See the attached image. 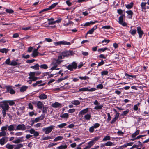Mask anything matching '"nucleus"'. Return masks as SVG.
Segmentation results:
<instances>
[{"label":"nucleus","mask_w":149,"mask_h":149,"mask_svg":"<svg viewBox=\"0 0 149 149\" xmlns=\"http://www.w3.org/2000/svg\"><path fill=\"white\" fill-rule=\"evenodd\" d=\"M41 74L40 71H37L36 72H31L29 74V77L28 79L29 80L27 81V82L29 84L32 83V81H35L39 79L38 77H35V76H38Z\"/></svg>","instance_id":"obj_1"},{"label":"nucleus","mask_w":149,"mask_h":149,"mask_svg":"<svg viewBox=\"0 0 149 149\" xmlns=\"http://www.w3.org/2000/svg\"><path fill=\"white\" fill-rule=\"evenodd\" d=\"M63 137L62 136H59L56 137L54 140L53 141L54 142H56L58 141L61 140L63 139Z\"/></svg>","instance_id":"obj_35"},{"label":"nucleus","mask_w":149,"mask_h":149,"mask_svg":"<svg viewBox=\"0 0 149 149\" xmlns=\"http://www.w3.org/2000/svg\"><path fill=\"white\" fill-rule=\"evenodd\" d=\"M39 65L38 64H36L35 65L31 66L30 68L32 69H34L36 70H39Z\"/></svg>","instance_id":"obj_30"},{"label":"nucleus","mask_w":149,"mask_h":149,"mask_svg":"<svg viewBox=\"0 0 149 149\" xmlns=\"http://www.w3.org/2000/svg\"><path fill=\"white\" fill-rule=\"evenodd\" d=\"M38 54V52L37 51V49H35L31 54L32 56L33 57H36Z\"/></svg>","instance_id":"obj_26"},{"label":"nucleus","mask_w":149,"mask_h":149,"mask_svg":"<svg viewBox=\"0 0 149 149\" xmlns=\"http://www.w3.org/2000/svg\"><path fill=\"white\" fill-rule=\"evenodd\" d=\"M8 127V125H6L5 126H3L1 128V130L2 131H4L6 130Z\"/></svg>","instance_id":"obj_59"},{"label":"nucleus","mask_w":149,"mask_h":149,"mask_svg":"<svg viewBox=\"0 0 149 149\" xmlns=\"http://www.w3.org/2000/svg\"><path fill=\"white\" fill-rule=\"evenodd\" d=\"M53 138V136H47L46 137H45L42 138V140H49L50 139H52Z\"/></svg>","instance_id":"obj_50"},{"label":"nucleus","mask_w":149,"mask_h":149,"mask_svg":"<svg viewBox=\"0 0 149 149\" xmlns=\"http://www.w3.org/2000/svg\"><path fill=\"white\" fill-rule=\"evenodd\" d=\"M99 137H97L93 138L88 143L90 145H91V146H93L95 142L97 141L99 139Z\"/></svg>","instance_id":"obj_20"},{"label":"nucleus","mask_w":149,"mask_h":149,"mask_svg":"<svg viewBox=\"0 0 149 149\" xmlns=\"http://www.w3.org/2000/svg\"><path fill=\"white\" fill-rule=\"evenodd\" d=\"M67 148V145L66 144L61 145L57 147L58 149H65Z\"/></svg>","instance_id":"obj_31"},{"label":"nucleus","mask_w":149,"mask_h":149,"mask_svg":"<svg viewBox=\"0 0 149 149\" xmlns=\"http://www.w3.org/2000/svg\"><path fill=\"white\" fill-rule=\"evenodd\" d=\"M16 126L15 124L11 125L9 126H8V130L10 131H13L14 130V127Z\"/></svg>","instance_id":"obj_22"},{"label":"nucleus","mask_w":149,"mask_h":149,"mask_svg":"<svg viewBox=\"0 0 149 149\" xmlns=\"http://www.w3.org/2000/svg\"><path fill=\"white\" fill-rule=\"evenodd\" d=\"M97 88L98 89H102L103 88V86L102 84H100L97 86Z\"/></svg>","instance_id":"obj_58"},{"label":"nucleus","mask_w":149,"mask_h":149,"mask_svg":"<svg viewBox=\"0 0 149 149\" xmlns=\"http://www.w3.org/2000/svg\"><path fill=\"white\" fill-rule=\"evenodd\" d=\"M42 82V80H40L37 81L35 83H33L32 85L33 87H35L38 84H41Z\"/></svg>","instance_id":"obj_39"},{"label":"nucleus","mask_w":149,"mask_h":149,"mask_svg":"<svg viewBox=\"0 0 149 149\" xmlns=\"http://www.w3.org/2000/svg\"><path fill=\"white\" fill-rule=\"evenodd\" d=\"M60 64V61H56V59H54L53 60L52 63L50 64V66L51 67V70H55L58 65Z\"/></svg>","instance_id":"obj_3"},{"label":"nucleus","mask_w":149,"mask_h":149,"mask_svg":"<svg viewBox=\"0 0 149 149\" xmlns=\"http://www.w3.org/2000/svg\"><path fill=\"white\" fill-rule=\"evenodd\" d=\"M132 27H131V30L129 31V33L131 35L134 36L136 34V31L135 29L132 30Z\"/></svg>","instance_id":"obj_27"},{"label":"nucleus","mask_w":149,"mask_h":149,"mask_svg":"<svg viewBox=\"0 0 149 149\" xmlns=\"http://www.w3.org/2000/svg\"><path fill=\"white\" fill-rule=\"evenodd\" d=\"M107 115L108 117L107 119V121L108 122L111 120V118L109 113H107Z\"/></svg>","instance_id":"obj_61"},{"label":"nucleus","mask_w":149,"mask_h":149,"mask_svg":"<svg viewBox=\"0 0 149 149\" xmlns=\"http://www.w3.org/2000/svg\"><path fill=\"white\" fill-rule=\"evenodd\" d=\"M67 125V124L66 123H63L61 124L58 125V127L60 128H61Z\"/></svg>","instance_id":"obj_49"},{"label":"nucleus","mask_w":149,"mask_h":149,"mask_svg":"<svg viewBox=\"0 0 149 149\" xmlns=\"http://www.w3.org/2000/svg\"><path fill=\"white\" fill-rule=\"evenodd\" d=\"M97 22V21H95V22L91 21L90 22H87L85 23L83 25L84 26H88L94 24L95 22Z\"/></svg>","instance_id":"obj_24"},{"label":"nucleus","mask_w":149,"mask_h":149,"mask_svg":"<svg viewBox=\"0 0 149 149\" xmlns=\"http://www.w3.org/2000/svg\"><path fill=\"white\" fill-rule=\"evenodd\" d=\"M91 117V115L90 114H87L85 115L84 117V119L86 120H90Z\"/></svg>","instance_id":"obj_29"},{"label":"nucleus","mask_w":149,"mask_h":149,"mask_svg":"<svg viewBox=\"0 0 149 149\" xmlns=\"http://www.w3.org/2000/svg\"><path fill=\"white\" fill-rule=\"evenodd\" d=\"M14 145V149H19L20 148L23 146V145L20 143L16 145Z\"/></svg>","instance_id":"obj_28"},{"label":"nucleus","mask_w":149,"mask_h":149,"mask_svg":"<svg viewBox=\"0 0 149 149\" xmlns=\"http://www.w3.org/2000/svg\"><path fill=\"white\" fill-rule=\"evenodd\" d=\"M26 129V127L25 125L24 124H19L17 126L15 129L16 130H24Z\"/></svg>","instance_id":"obj_12"},{"label":"nucleus","mask_w":149,"mask_h":149,"mask_svg":"<svg viewBox=\"0 0 149 149\" xmlns=\"http://www.w3.org/2000/svg\"><path fill=\"white\" fill-rule=\"evenodd\" d=\"M54 127L55 126L54 125H51L47 127L43 128L42 130L45 132V134H48L51 132Z\"/></svg>","instance_id":"obj_6"},{"label":"nucleus","mask_w":149,"mask_h":149,"mask_svg":"<svg viewBox=\"0 0 149 149\" xmlns=\"http://www.w3.org/2000/svg\"><path fill=\"white\" fill-rule=\"evenodd\" d=\"M28 87L26 86H22L20 89V91L21 92H23L25 91L28 88Z\"/></svg>","instance_id":"obj_33"},{"label":"nucleus","mask_w":149,"mask_h":149,"mask_svg":"<svg viewBox=\"0 0 149 149\" xmlns=\"http://www.w3.org/2000/svg\"><path fill=\"white\" fill-rule=\"evenodd\" d=\"M74 53L72 51H65L61 53V55H62L63 58L68 57L71 56L73 55Z\"/></svg>","instance_id":"obj_5"},{"label":"nucleus","mask_w":149,"mask_h":149,"mask_svg":"<svg viewBox=\"0 0 149 149\" xmlns=\"http://www.w3.org/2000/svg\"><path fill=\"white\" fill-rule=\"evenodd\" d=\"M28 107L31 110H33V107L31 103H30L28 104Z\"/></svg>","instance_id":"obj_64"},{"label":"nucleus","mask_w":149,"mask_h":149,"mask_svg":"<svg viewBox=\"0 0 149 149\" xmlns=\"http://www.w3.org/2000/svg\"><path fill=\"white\" fill-rule=\"evenodd\" d=\"M125 17V15L124 14H122L119 17L118 22L122 26H127V24L125 22H123V18Z\"/></svg>","instance_id":"obj_7"},{"label":"nucleus","mask_w":149,"mask_h":149,"mask_svg":"<svg viewBox=\"0 0 149 149\" xmlns=\"http://www.w3.org/2000/svg\"><path fill=\"white\" fill-rule=\"evenodd\" d=\"M11 61L9 58H8L5 61V63L6 64L8 65H10V64L11 63Z\"/></svg>","instance_id":"obj_56"},{"label":"nucleus","mask_w":149,"mask_h":149,"mask_svg":"<svg viewBox=\"0 0 149 149\" xmlns=\"http://www.w3.org/2000/svg\"><path fill=\"white\" fill-rule=\"evenodd\" d=\"M64 58H63L62 55H60L58 56L57 59H56V61H60V63L63 61V60H61V59H63Z\"/></svg>","instance_id":"obj_47"},{"label":"nucleus","mask_w":149,"mask_h":149,"mask_svg":"<svg viewBox=\"0 0 149 149\" xmlns=\"http://www.w3.org/2000/svg\"><path fill=\"white\" fill-rule=\"evenodd\" d=\"M8 138L7 137H4L0 139V144L1 145H4L8 140Z\"/></svg>","instance_id":"obj_16"},{"label":"nucleus","mask_w":149,"mask_h":149,"mask_svg":"<svg viewBox=\"0 0 149 149\" xmlns=\"http://www.w3.org/2000/svg\"><path fill=\"white\" fill-rule=\"evenodd\" d=\"M37 105V107L39 109H42L44 105L43 103L40 101H38L36 104Z\"/></svg>","instance_id":"obj_19"},{"label":"nucleus","mask_w":149,"mask_h":149,"mask_svg":"<svg viewBox=\"0 0 149 149\" xmlns=\"http://www.w3.org/2000/svg\"><path fill=\"white\" fill-rule=\"evenodd\" d=\"M40 67L41 68L44 69H46L48 68V66L45 64L41 65Z\"/></svg>","instance_id":"obj_45"},{"label":"nucleus","mask_w":149,"mask_h":149,"mask_svg":"<svg viewBox=\"0 0 149 149\" xmlns=\"http://www.w3.org/2000/svg\"><path fill=\"white\" fill-rule=\"evenodd\" d=\"M6 133L4 131H2L0 132V137L4 136L6 135Z\"/></svg>","instance_id":"obj_55"},{"label":"nucleus","mask_w":149,"mask_h":149,"mask_svg":"<svg viewBox=\"0 0 149 149\" xmlns=\"http://www.w3.org/2000/svg\"><path fill=\"white\" fill-rule=\"evenodd\" d=\"M29 132L31 134H33V136L34 137H36L39 135V132L36 131L33 128H31L29 130Z\"/></svg>","instance_id":"obj_10"},{"label":"nucleus","mask_w":149,"mask_h":149,"mask_svg":"<svg viewBox=\"0 0 149 149\" xmlns=\"http://www.w3.org/2000/svg\"><path fill=\"white\" fill-rule=\"evenodd\" d=\"M42 108V112L46 113L47 112V110L48 107H47L43 106Z\"/></svg>","instance_id":"obj_51"},{"label":"nucleus","mask_w":149,"mask_h":149,"mask_svg":"<svg viewBox=\"0 0 149 149\" xmlns=\"http://www.w3.org/2000/svg\"><path fill=\"white\" fill-rule=\"evenodd\" d=\"M54 44L55 46L60 45H70L71 43L69 42L63 41L54 42Z\"/></svg>","instance_id":"obj_8"},{"label":"nucleus","mask_w":149,"mask_h":149,"mask_svg":"<svg viewBox=\"0 0 149 149\" xmlns=\"http://www.w3.org/2000/svg\"><path fill=\"white\" fill-rule=\"evenodd\" d=\"M97 26H95L93 27L87 33V34H92L94 32V31L96 29Z\"/></svg>","instance_id":"obj_23"},{"label":"nucleus","mask_w":149,"mask_h":149,"mask_svg":"<svg viewBox=\"0 0 149 149\" xmlns=\"http://www.w3.org/2000/svg\"><path fill=\"white\" fill-rule=\"evenodd\" d=\"M103 107V105H97L95 107L94 109L96 110L101 109H102Z\"/></svg>","instance_id":"obj_46"},{"label":"nucleus","mask_w":149,"mask_h":149,"mask_svg":"<svg viewBox=\"0 0 149 149\" xmlns=\"http://www.w3.org/2000/svg\"><path fill=\"white\" fill-rule=\"evenodd\" d=\"M18 61V59H16V60H12L10 64V65L11 66H16L18 65H19V63H18L17 61Z\"/></svg>","instance_id":"obj_18"},{"label":"nucleus","mask_w":149,"mask_h":149,"mask_svg":"<svg viewBox=\"0 0 149 149\" xmlns=\"http://www.w3.org/2000/svg\"><path fill=\"white\" fill-rule=\"evenodd\" d=\"M133 4L134 3L133 2H131L127 5H125V6L127 9H130L132 7Z\"/></svg>","instance_id":"obj_37"},{"label":"nucleus","mask_w":149,"mask_h":149,"mask_svg":"<svg viewBox=\"0 0 149 149\" xmlns=\"http://www.w3.org/2000/svg\"><path fill=\"white\" fill-rule=\"evenodd\" d=\"M6 89L7 91L9 92L11 94H15V92L14 90L12 88V86H5Z\"/></svg>","instance_id":"obj_9"},{"label":"nucleus","mask_w":149,"mask_h":149,"mask_svg":"<svg viewBox=\"0 0 149 149\" xmlns=\"http://www.w3.org/2000/svg\"><path fill=\"white\" fill-rule=\"evenodd\" d=\"M9 50L8 49L3 48L0 49V52L2 53H7Z\"/></svg>","instance_id":"obj_36"},{"label":"nucleus","mask_w":149,"mask_h":149,"mask_svg":"<svg viewBox=\"0 0 149 149\" xmlns=\"http://www.w3.org/2000/svg\"><path fill=\"white\" fill-rule=\"evenodd\" d=\"M58 4V3H56L52 4L49 7V10H50L54 8Z\"/></svg>","instance_id":"obj_43"},{"label":"nucleus","mask_w":149,"mask_h":149,"mask_svg":"<svg viewBox=\"0 0 149 149\" xmlns=\"http://www.w3.org/2000/svg\"><path fill=\"white\" fill-rule=\"evenodd\" d=\"M6 11L7 13L10 14H12L14 13L13 10L11 9H6Z\"/></svg>","instance_id":"obj_53"},{"label":"nucleus","mask_w":149,"mask_h":149,"mask_svg":"<svg viewBox=\"0 0 149 149\" xmlns=\"http://www.w3.org/2000/svg\"><path fill=\"white\" fill-rule=\"evenodd\" d=\"M79 78L81 80H86L87 79H89V78L88 77L85 76L84 77H81V76H79Z\"/></svg>","instance_id":"obj_52"},{"label":"nucleus","mask_w":149,"mask_h":149,"mask_svg":"<svg viewBox=\"0 0 149 149\" xmlns=\"http://www.w3.org/2000/svg\"><path fill=\"white\" fill-rule=\"evenodd\" d=\"M6 148L8 149H13L14 147V145L8 144L6 145Z\"/></svg>","instance_id":"obj_40"},{"label":"nucleus","mask_w":149,"mask_h":149,"mask_svg":"<svg viewBox=\"0 0 149 149\" xmlns=\"http://www.w3.org/2000/svg\"><path fill=\"white\" fill-rule=\"evenodd\" d=\"M77 67V64L75 62H73L66 66V68L70 71H73L74 69H76Z\"/></svg>","instance_id":"obj_4"},{"label":"nucleus","mask_w":149,"mask_h":149,"mask_svg":"<svg viewBox=\"0 0 149 149\" xmlns=\"http://www.w3.org/2000/svg\"><path fill=\"white\" fill-rule=\"evenodd\" d=\"M75 111V109H69L68 111V112L69 113H73Z\"/></svg>","instance_id":"obj_62"},{"label":"nucleus","mask_w":149,"mask_h":149,"mask_svg":"<svg viewBox=\"0 0 149 149\" xmlns=\"http://www.w3.org/2000/svg\"><path fill=\"white\" fill-rule=\"evenodd\" d=\"M113 143L111 141H108L106 143V146H111L113 145Z\"/></svg>","instance_id":"obj_54"},{"label":"nucleus","mask_w":149,"mask_h":149,"mask_svg":"<svg viewBox=\"0 0 149 149\" xmlns=\"http://www.w3.org/2000/svg\"><path fill=\"white\" fill-rule=\"evenodd\" d=\"M137 30L139 35V38H142L143 35L144 34L143 31L142 30L140 27L138 26L137 27Z\"/></svg>","instance_id":"obj_14"},{"label":"nucleus","mask_w":149,"mask_h":149,"mask_svg":"<svg viewBox=\"0 0 149 149\" xmlns=\"http://www.w3.org/2000/svg\"><path fill=\"white\" fill-rule=\"evenodd\" d=\"M71 103L74 105H77L80 104V102L77 100H75L71 102Z\"/></svg>","instance_id":"obj_32"},{"label":"nucleus","mask_w":149,"mask_h":149,"mask_svg":"<svg viewBox=\"0 0 149 149\" xmlns=\"http://www.w3.org/2000/svg\"><path fill=\"white\" fill-rule=\"evenodd\" d=\"M60 117L65 118H68L69 117V114L68 113H65L60 115Z\"/></svg>","instance_id":"obj_41"},{"label":"nucleus","mask_w":149,"mask_h":149,"mask_svg":"<svg viewBox=\"0 0 149 149\" xmlns=\"http://www.w3.org/2000/svg\"><path fill=\"white\" fill-rule=\"evenodd\" d=\"M23 138L22 137L14 141H13V142L15 143H18L20 142L23 141H24L22 140V139Z\"/></svg>","instance_id":"obj_34"},{"label":"nucleus","mask_w":149,"mask_h":149,"mask_svg":"<svg viewBox=\"0 0 149 149\" xmlns=\"http://www.w3.org/2000/svg\"><path fill=\"white\" fill-rule=\"evenodd\" d=\"M108 72L107 71H104L101 72V74L102 76L107 74Z\"/></svg>","instance_id":"obj_57"},{"label":"nucleus","mask_w":149,"mask_h":149,"mask_svg":"<svg viewBox=\"0 0 149 149\" xmlns=\"http://www.w3.org/2000/svg\"><path fill=\"white\" fill-rule=\"evenodd\" d=\"M39 99L41 100H44L47 98V96L44 93H42L38 96Z\"/></svg>","instance_id":"obj_21"},{"label":"nucleus","mask_w":149,"mask_h":149,"mask_svg":"<svg viewBox=\"0 0 149 149\" xmlns=\"http://www.w3.org/2000/svg\"><path fill=\"white\" fill-rule=\"evenodd\" d=\"M96 89L95 88H91L90 89H88V88H80L79 89V91H95Z\"/></svg>","instance_id":"obj_11"},{"label":"nucleus","mask_w":149,"mask_h":149,"mask_svg":"<svg viewBox=\"0 0 149 149\" xmlns=\"http://www.w3.org/2000/svg\"><path fill=\"white\" fill-rule=\"evenodd\" d=\"M140 130H138L136 131V132L132 134V138H134L135 137L138 135L139 133Z\"/></svg>","instance_id":"obj_38"},{"label":"nucleus","mask_w":149,"mask_h":149,"mask_svg":"<svg viewBox=\"0 0 149 149\" xmlns=\"http://www.w3.org/2000/svg\"><path fill=\"white\" fill-rule=\"evenodd\" d=\"M0 107L2 109V116L3 117H6V112L9 110V107L6 100L3 101L0 104Z\"/></svg>","instance_id":"obj_2"},{"label":"nucleus","mask_w":149,"mask_h":149,"mask_svg":"<svg viewBox=\"0 0 149 149\" xmlns=\"http://www.w3.org/2000/svg\"><path fill=\"white\" fill-rule=\"evenodd\" d=\"M63 104H62L58 102H56L52 104V106L54 108H61L63 106Z\"/></svg>","instance_id":"obj_13"},{"label":"nucleus","mask_w":149,"mask_h":149,"mask_svg":"<svg viewBox=\"0 0 149 149\" xmlns=\"http://www.w3.org/2000/svg\"><path fill=\"white\" fill-rule=\"evenodd\" d=\"M45 116V114L41 115L40 117L36 118L35 119V122H36V123H37L40 120H43Z\"/></svg>","instance_id":"obj_17"},{"label":"nucleus","mask_w":149,"mask_h":149,"mask_svg":"<svg viewBox=\"0 0 149 149\" xmlns=\"http://www.w3.org/2000/svg\"><path fill=\"white\" fill-rule=\"evenodd\" d=\"M146 4H147V3L146 2H142L141 4V8L143 9H146Z\"/></svg>","instance_id":"obj_48"},{"label":"nucleus","mask_w":149,"mask_h":149,"mask_svg":"<svg viewBox=\"0 0 149 149\" xmlns=\"http://www.w3.org/2000/svg\"><path fill=\"white\" fill-rule=\"evenodd\" d=\"M89 108H87L82 110L79 113L78 116L79 117H81L84 114L86 113L88 111Z\"/></svg>","instance_id":"obj_15"},{"label":"nucleus","mask_w":149,"mask_h":149,"mask_svg":"<svg viewBox=\"0 0 149 149\" xmlns=\"http://www.w3.org/2000/svg\"><path fill=\"white\" fill-rule=\"evenodd\" d=\"M42 123H38L34 125V127L36 128H38L41 127Z\"/></svg>","instance_id":"obj_60"},{"label":"nucleus","mask_w":149,"mask_h":149,"mask_svg":"<svg viewBox=\"0 0 149 149\" xmlns=\"http://www.w3.org/2000/svg\"><path fill=\"white\" fill-rule=\"evenodd\" d=\"M7 104L8 103L10 106H12L15 104V103L13 100H6Z\"/></svg>","instance_id":"obj_42"},{"label":"nucleus","mask_w":149,"mask_h":149,"mask_svg":"<svg viewBox=\"0 0 149 149\" xmlns=\"http://www.w3.org/2000/svg\"><path fill=\"white\" fill-rule=\"evenodd\" d=\"M126 12L127 13L128 15V18H132V15L133 14V12L132 10H130L126 11Z\"/></svg>","instance_id":"obj_25"},{"label":"nucleus","mask_w":149,"mask_h":149,"mask_svg":"<svg viewBox=\"0 0 149 149\" xmlns=\"http://www.w3.org/2000/svg\"><path fill=\"white\" fill-rule=\"evenodd\" d=\"M111 139V137L109 136H106L104 137L102 140V141H106L107 140H109Z\"/></svg>","instance_id":"obj_44"},{"label":"nucleus","mask_w":149,"mask_h":149,"mask_svg":"<svg viewBox=\"0 0 149 149\" xmlns=\"http://www.w3.org/2000/svg\"><path fill=\"white\" fill-rule=\"evenodd\" d=\"M94 128L93 126L91 127L89 129V132L91 133L93 132L94 131Z\"/></svg>","instance_id":"obj_63"}]
</instances>
